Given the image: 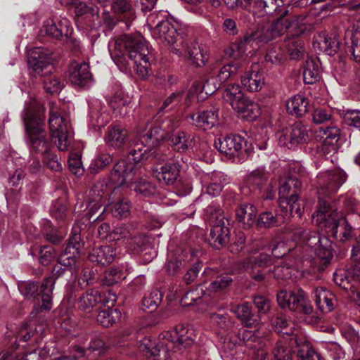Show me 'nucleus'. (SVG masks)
Segmentation results:
<instances>
[{"label": "nucleus", "instance_id": "39", "mask_svg": "<svg viewBox=\"0 0 360 360\" xmlns=\"http://www.w3.org/2000/svg\"><path fill=\"white\" fill-rule=\"evenodd\" d=\"M121 318V312L117 309L108 308L101 311L97 316L98 322L104 327L112 326Z\"/></svg>", "mask_w": 360, "mask_h": 360}, {"label": "nucleus", "instance_id": "17", "mask_svg": "<svg viewBox=\"0 0 360 360\" xmlns=\"http://www.w3.org/2000/svg\"><path fill=\"white\" fill-rule=\"evenodd\" d=\"M69 79L72 84L79 87H89L93 82L89 65L85 62H72L69 68Z\"/></svg>", "mask_w": 360, "mask_h": 360}, {"label": "nucleus", "instance_id": "51", "mask_svg": "<svg viewBox=\"0 0 360 360\" xmlns=\"http://www.w3.org/2000/svg\"><path fill=\"white\" fill-rule=\"evenodd\" d=\"M232 278L229 275H221L217 276L216 279L210 283L209 289L211 291L217 292L226 288L232 283Z\"/></svg>", "mask_w": 360, "mask_h": 360}, {"label": "nucleus", "instance_id": "48", "mask_svg": "<svg viewBox=\"0 0 360 360\" xmlns=\"http://www.w3.org/2000/svg\"><path fill=\"white\" fill-rule=\"evenodd\" d=\"M122 271L118 268H110L103 275V282L107 285H112L124 278Z\"/></svg>", "mask_w": 360, "mask_h": 360}, {"label": "nucleus", "instance_id": "43", "mask_svg": "<svg viewBox=\"0 0 360 360\" xmlns=\"http://www.w3.org/2000/svg\"><path fill=\"white\" fill-rule=\"evenodd\" d=\"M287 51L291 59L297 60L304 53V43L300 39H289L286 44Z\"/></svg>", "mask_w": 360, "mask_h": 360}, {"label": "nucleus", "instance_id": "19", "mask_svg": "<svg viewBox=\"0 0 360 360\" xmlns=\"http://www.w3.org/2000/svg\"><path fill=\"white\" fill-rule=\"evenodd\" d=\"M314 46L329 56H334L339 49V36L335 31L320 33L314 38Z\"/></svg>", "mask_w": 360, "mask_h": 360}, {"label": "nucleus", "instance_id": "27", "mask_svg": "<svg viewBox=\"0 0 360 360\" xmlns=\"http://www.w3.org/2000/svg\"><path fill=\"white\" fill-rule=\"evenodd\" d=\"M184 168L183 165L180 163L179 157L176 159L169 160L166 164L161 167L160 176L165 184L168 185L173 184L176 180L179 172Z\"/></svg>", "mask_w": 360, "mask_h": 360}, {"label": "nucleus", "instance_id": "61", "mask_svg": "<svg viewBox=\"0 0 360 360\" xmlns=\"http://www.w3.org/2000/svg\"><path fill=\"white\" fill-rule=\"evenodd\" d=\"M199 299H200V293L198 290H189L181 298V304L183 307L192 306Z\"/></svg>", "mask_w": 360, "mask_h": 360}, {"label": "nucleus", "instance_id": "49", "mask_svg": "<svg viewBox=\"0 0 360 360\" xmlns=\"http://www.w3.org/2000/svg\"><path fill=\"white\" fill-rule=\"evenodd\" d=\"M273 326L275 330L282 335H293L292 327L290 323L283 316H278L273 322Z\"/></svg>", "mask_w": 360, "mask_h": 360}, {"label": "nucleus", "instance_id": "10", "mask_svg": "<svg viewBox=\"0 0 360 360\" xmlns=\"http://www.w3.org/2000/svg\"><path fill=\"white\" fill-rule=\"evenodd\" d=\"M278 305L283 309L311 314L313 308L307 293L302 289L297 290H282L277 294Z\"/></svg>", "mask_w": 360, "mask_h": 360}, {"label": "nucleus", "instance_id": "58", "mask_svg": "<svg viewBox=\"0 0 360 360\" xmlns=\"http://www.w3.org/2000/svg\"><path fill=\"white\" fill-rule=\"evenodd\" d=\"M131 4L129 0H115L112 4V11L116 14L130 12Z\"/></svg>", "mask_w": 360, "mask_h": 360}, {"label": "nucleus", "instance_id": "20", "mask_svg": "<svg viewBox=\"0 0 360 360\" xmlns=\"http://www.w3.org/2000/svg\"><path fill=\"white\" fill-rule=\"evenodd\" d=\"M129 134L121 125H110L108 127L104 140L107 146L115 149L121 148L127 141Z\"/></svg>", "mask_w": 360, "mask_h": 360}, {"label": "nucleus", "instance_id": "40", "mask_svg": "<svg viewBox=\"0 0 360 360\" xmlns=\"http://www.w3.org/2000/svg\"><path fill=\"white\" fill-rule=\"evenodd\" d=\"M333 276L335 284L346 290H352L356 285L354 281L351 278L349 269L347 270L338 269L333 274Z\"/></svg>", "mask_w": 360, "mask_h": 360}, {"label": "nucleus", "instance_id": "36", "mask_svg": "<svg viewBox=\"0 0 360 360\" xmlns=\"http://www.w3.org/2000/svg\"><path fill=\"white\" fill-rule=\"evenodd\" d=\"M130 205L129 201L127 199H122L116 203L110 202L103 210V212L94 219V221L99 219L104 212L110 210L112 215L117 218L126 217L129 214Z\"/></svg>", "mask_w": 360, "mask_h": 360}, {"label": "nucleus", "instance_id": "26", "mask_svg": "<svg viewBox=\"0 0 360 360\" xmlns=\"http://www.w3.org/2000/svg\"><path fill=\"white\" fill-rule=\"evenodd\" d=\"M188 117L192 120L196 127L206 130L212 128L218 123V110H205L197 114H191Z\"/></svg>", "mask_w": 360, "mask_h": 360}, {"label": "nucleus", "instance_id": "25", "mask_svg": "<svg viewBox=\"0 0 360 360\" xmlns=\"http://www.w3.org/2000/svg\"><path fill=\"white\" fill-rule=\"evenodd\" d=\"M116 256L115 248L105 245L94 248L89 255V260L101 266L111 264Z\"/></svg>", "mask_w": 360, "mask_h": 360}, {"label": "nucleus", "instance_id": "57", "mask_svg": "<svg viewBox=\"0 0 360 360\" xmlns=\"http://www.w3.org/2000/svg\"><path fill=\"white\" fill-rule=\"evenodd\" d=\"M240 68L241 65L239 63H232L225 65L220 69L219 77L221 80H226L231 75L236 74Z\"/></svg>", "mask_w": 360, "mask_h": 360}, {"label": "nucleus", "instance_id": "7", "mask_svg": "<svg viewBox=\"0 0 360 360\" xmlns=\"http://www.w3.org/2000/svg\"><path fill=\"white\" fill-rule=\"evenodd\" d=\"M302 184L297 176H292L283 180L279 188V207L283 212V218L296 214L302 215V207L299 202V192Z\"/></svg>", "mask_w": 360, "mask_h": 360}, {"label": "nucleus", "instance_id": "11", "mask_svg": "<svg viewBox=\"0 0 360 360\" xmlns=\"http://www.w3.org/2000/svg\"><path fill=\"white\" fill-rule=\"evenodd\" d=\"M310 128L301 122H297L282 129L277 133L278 141L281 146L294 149L310 140Z\"/></svg>", "mask_w": 360, "mask_h": 360}, {"label": "nucleus", "instance_id": "33", "mask_svg": "<svg viewBox=\"0 0 360 360\" xmlns=\"http://www.w3.org/2000/svg\"><path fill=\"white\" fill-rule=\"evenodd\" d=\"M283 5V0H257L254 1L252 13L263 15L276 12Z\"/></svg>", "mask_w": 360, "mask_h": 360}, {"label": "nucleus", "instance_id": "22", "mask_svg": "<svg viewBox=\"0 0 360 360\" xmlns=\"http://www.w3.org/2000/svg\"><path fill=\"white\" fill-rule=\"evenodd\" d=\"M139 348L147 357H152L153 360L169 359L164 356L163 352L165 350V344L159 342V336L155 340H153L148 336L144 337L140 341Z\"/></svg>", "mask_w": 360, "mask_h": 360}, {"label": "nucleus", "instance_id": "42", "mask_svg": "<svg viewBox=\"0 0 360 360\" xmlns=\"http://www.w3.org/2000/svg\"><path fill=\"white\" fill-rule=\"evenodd\" d=\"M281 215L282 217H283V212ZM289 217H287V219ZM283 220H285L284 218H283L282 220H280L279 215L274 216L271 212H264L259 215L256 223L258 227L270 228L278 225V224L282 222Z\"/></svg>", "mask_w": 360, "mask_h": 360}, {"label": "nucleus", "instance_id": "13", "mask_svg": "<svg viewBox=\"0 0 360 360\" xmlns=\"http://www.w3.org/2000/svg\"><path fill=\"white\" fill-rule=\"evenodd\" d=\"M154 39L167 46L174 53H180L179 46L182 44L176 28L168 20H162L157 24L152 31Z\"/></svg>", "mask_w": 360, "mask_h": 360}, {"label": "nucleus", "instance_id": "52", "mask_svg": "<svg viewBox=\"0 0 360 360\" xmlns=\"http://www.w3.org/2000/svg\"><path fill=\"white\" fill-rule=\"evenodd\" d=\"M160 302L158 292L146 296L142 300V309L152 312L155 311Z\"/></svg>", "mask_w": 360, "mask_h": 360}, {"label": "nucleus", "instance_id": "18", "mask_svg": "<svg viewBox=\"0 0 360 360\" xmlns=\"http://www.w3.org/2000/svg\"><path fill=\"white\" fill-rule=\"evenodd\" d=\"M245 140L238 135H231L219 139L214 142L215 147L229 158L237 155L242 150Z\"/></svg>", "mask_w": 360, "mask_h": 360}, {"label": "nucleus", "instance_id": "45", "mask_svg": "<svg viewBox=\"0 0 360 360\" xmlns=\"http://www.w3.org/2000/svg\"><path fill=\"white\" fill-rule=\"evenodd\" d=\"M271 264L270 256L265 253H262L259 256L250 257L245 263L244 267L248 270L250 268L253 269L257 266H266Z\"/></svg>", "mask_w": 360, "mask_h": 360}, {"label": "nucleus", "instance_id": "37", "mask_svg": "<svg viewBox=\"0 0 360 360\" xmlns=\"http://www.w3.org/2000/svg\"><path fill=\"white\" fill-rule=\"evenodd\" d=\"M101 301L98 291L91 289L83 293L78 302V307L83 311H89Z\"/></svg>", "mask_w": 360, "mask_h": 360}, {"label": "nucleus", "instance_id": "44", "mask_svg": "<svg viewBox=\"0 0 360 360\" xmlns=\"http://www.w3.org/2000/svg\"><path fill=\"white\" fill-rule=\"evenodd\" d=\"M268 179V174L263 168H257L250 172L246 179V184L250 186H259L264 184Z\"/></svg>", "mask_w": 360, "mask_h": 360}, {"label": "nucleus", "instance_id": "38", "mask_svg": "<svg viewBox=\"0 0 360 360\" xmlns=\"http://www.w3.org/2000/svg\"><path fill=\"white\" fill-rule=\"evenodd\" d=\"M257 216V210L251 204L242 205L236 210V217L239 221L246 223L251 226L255 221Z\"/></svg>", "mask_w": 360, "mask_h": 360}, {"label": "nucleus", "instance_id": "56", "mask_svg": "<svg viewBox=\"0 0 360 360\" xmlns=\"http://www.w3.org/2000/svg\"><path fill=\"white\" fill-rule=\"evenodd\" d=\"M342 335L352 346H356L360 341L359 333L351 326L342 328Z\"/></svg>", "mask_w": 360, "mask_h": 360}, {"label": "nucleus", "instance_id": "47", "mask_svg": "<svg viewBox=\"0 0 360 360\" xmlns=\"http://www.w3.org/2000/svg\"><path fill=\"white\" fill-rule=\"evenodd\" d=\"M113 157L109 153L99 154L91 162L90 169L93 172H98L112 163Z\"/></svg>", "mask_w": 360, "mask_h": 360}, {"label": "nucleus", "instance_id": "32", "mask_svg": "<svg viewBox=\"0 0 360 360\" xmlns=\"http://www.w3.org/2000/svg\"><path fill=\"white\" fill-rule=\"evenodd\" d=\"M320 79L319 62L308 58L303 66V79L305 84H315Z\"/></svg>", "mask_w": 360, "mask_h": 360}, {"label": "nucleus", "instance_id": "62", "mask_svg": "<svg viewBox=\"0 0 360 360\" xmlns=\"http://www.w3.org/2000/svg\"><path fill=\"white\" fill-rule=\"evenodd\" d=\"M254 304L259 313L266 314L271 308L270 300L263 296H256L254 298Z\"/></svg>", "mask_w": 360, "mask_h": 360}, {"label": "nucleus", "instance_id": "54", "mask_svg": "<svg viewBox=\"0 0 360 360\" xmlns=\"http://www.w3.org/2000/svg\"><path fill=\"white\" fill-rule=\"evenodd\" d=\"M299 360H325L314 349L308 345L303 346L297 354Z\"/></svg>", "mask_w": 360, "mask_h": 360}, {"label": "nucleus", "instance_id": "50", "mask_svg": "<svg viewBox=\"0 0 360 360\" xmlns=\"http://www.w3.org/2000/svg\"><path fill=\"white\" fill-rule=\"evenodd\" d=\"M266 60L272 64H281L285 60V56L280 46L270 48L266 53Z\"/></svg>", "mask_w": 360, "mask_h": 360}, {"label": "nucleus", "instance_id": "53", "mask_svg": "<svg viewBox=\"0 0 360 360\" xmlns=\"http://www.w3.org/2000/svg\"><path fill=\"white\" fill-rule=\"evenodd\" d=\"M58 135V136H52L56 145L60 150H66L72 139L70 131H60Z\"/></svg>", "mask_w": 360, "mask_h": 360}, {"label": "nucleus", "instance_id": "35", "mask_svg": "<svg viewBox=\"0 0 360 360\" xmlns=\"http://www.w3.org/2000/svg\"><path fill=\"white\" fill-rule=\"evenodd\" d=\"M54 281L52 278H46L40 286L39 295L41 297V304L39 307L41 311L50 310L52 307L51 294Z\"/></svg>", "mask_w": 360, "mask_h": 360}, {"label": "nucleus", "instance_id": "15", "mask_svg": "<svg viewBox=\"0 0 360 360\" xmlns=\"http://www.w3.org/2000/svg\"><path fill=\"white\" fill-rule=\"evenodd\" d=\"M28 67L41 76L51 73L53 69L52 52L44 48L32 49L28 56Z\"/></svg>", "mask_w": 360, "mask_h": 360}, {"label": "nucleus", "instance_id": "16", "mask_svg": "<svg viewBox=\"0 0 360 360\" xmlns=\"http://www.w3.org/2000/svg\"><path fill=\"white\" fill-rule=\"evenodd\" d=\"M304 19L302 16L294 17L292 20L285 16L280 17L271 25V37H276L286 32L288 35L299 36L306 30Z\"/></svg>", "mask_w": 360, "mask_h": 360}, {"label": "nucleus", "instance_id": "55", "mask_svg": "<svg viewBox=\"0 0 360 360\" xmlns=\"http://www.w3.org/2000/svg\"><path fill=\"white\" fill-rule=\"evenodd\" d=\"M69 167L72 173L80 176L84 172V168L81 160V155L78 153H71L69 158Z\"/></svg>", "mask_w": 360, "mask_h": 360}, {"label": "nucleus", "instance_id": "24", "mask_svg": "<svg viewBox=\"0 0 360 360\" xmlns=\"http://www.w3.org/2000/svg\"><path fill=\"white\" fill-rule=\"evenodd\" d=\"M79 236L75 234L67 245V247L60 257L59 264L65 267H70L75 264L76 258L79 255L81 248L80 243L78 242Z\"/></svg>", "mask_w": 360, "mask_h": 360}, {"label": "nucleus", "instance_id": "34", "mask_svg": "<svg viewBox=\"0 0 360 360\" xmlns=\"http://www.w3.org/2000/svg\"><path fill=\"white\" fill-rule=\"evenodd\" d=\"M49 128L52 136H58V133L70 131V125L67 118L61 117L56 111H50Z\"/></svg>", "mask_w": 360, "mask_h": 360}, {"label": "nucleus", "instance_id": "29", "mask_svg": "<svg viewBox=\"0 0 360 360\" xmlns=\"http://www.w3.org/2000/svg\"><path fill=\"white\" fill-rule=\"evenodd\" d=\"M309 101L302 94H297L291 97L287 102V110L292 115L301 117L309 110Z\"/></svg>", "mask_w": 360, "mask_h": 360}, {"label": "nucleus", "instance_id": "41", "mask_svg": "<svg viewBox=\"0 0 360 360\" xmlns=\"http://www.w3.org/2000/svg\"><path fill=\"white\" fill-rule=\"evenodd\" d=\"M264 81L261 75L257 73H246L241 77V87L245 90H258L263 86Z\"/></svg>", "mask_w": 360, "mask_h": 360}, {"label": "nucleus", "instance_id": "23", "mask_svg": "<svg viewBox=\"0 0 360 360\" xmlns=\"http://www.w3.org/2000/svg\"><path fill=\"white\" fill-rule=\"evenodd\" d=\"M314 301L318 308L328 313L333 310L336 299L334 294L324 287H317L313 290Z\"/></svg>", "mask_w": 360, "mask_h": 360}, {"label": "nucleus", "instance_id": "2", "mask_svg": "<svg viewBox=\"0 0 360 360\" xmlns=\"http://www.w3.org/2000/svg\"><path fill=\"white\" fill-rule=\"evenodd\" d=\"M142 150L141 147H137V150H131L125 159L120 160L114 165L110 181L117 186L115 188L112 195H115L119 191V187L124 185L128 187L134 186V191L144 197L155 193V187L146 180L141 179L134 184L136 172L141 166V161L148 158Z\"/></svg>", "mask_w": 360, "mask_h": 360}, {"label": "nucleus", "instance_id": "9", "mask_svg": "<svg viewBox=\"0 0 360 360\" xmlns=\"http://www.w3.org/2000/svg\"><path fill=\"white\" fill-rule=\"evenodd\" d=\"M205 213L211 227L209 243L214 248L219 249L229 240L228 221L225 220L221 209L216 205H209L205 210Z\"/></svg>", "mask_w": 360, "mask_h": 360}, {"label": "nucleus", "instance_id": "31", "mask_svg": "<svg viewBox=\"0 0 360 360\" xmlns=\"http://www.w3.org/2000/svg\"><path fill=\"white\" fill-rule=\"evenodd\" d=\"M187 53L192 63L196 67L205 65L208 60L205 47L196 42L191 43L188 46Z\"/></svg>", "mask_w": 360, "mask_h": 360}, {"label": "nucleus", "instance_id": "6", "mask_svg": "<svg viewBox=\"0 0 360 360\" xmlns=\"http://www.w3.org/2000/svg\"><path fill=\"white\" fill-rule=\"evenodd\" d=\"M235 313L238 319L241 320L243 324L246 328H243L239 332V338L249 347L253 349L250 342H255L256 340L266 337L269 330L262 323H259L255 315L252 313L251 305L245 302L238 305L236 307Z\"/></svg>", "mask_w": 360, "mask_h": 360}, {"label": "nucleus", "instance_id": "12", "mask_svg": "<svg viewBox=\"0 0 360 360\" xmlns=\"http://www.w3.org/2000/svg\"><path fill=\"white\" fill-rule=\"evenodd\" d=\"M223 98L242 119L253 121L260 115L259 105L245 97L243 91H225Z\"/></svg>", "mask_w": 360, "mask_h": 360}, {"label": "nucleus", "instance_id": "1", "mask_svg": "<svg viewBox=\"0 0 360 360\" xmlns=\"http://www.w3.org/2000/svg\"><path fill=\"white\" fill-rule=\"evenodd\" d=\"M346 179V174L340 169L326 171L318 176L319 207L312 215V222L315 225L342 242L352 238V228L343 214L332 210L329 202L324 198L336 193Z\"/></svg>", "mask_w": 360, "mask_h": 360}, {"label": "nucleus", "instance_id": "46", "mask_svg": "<svg viewBox=\"0 0 360 360\" xmlns=\"http://www.w3.org/2000/svg\"><path fill=\"white\" fill-rule=\"evenodd\" d=\"M217 78L212 77L206 81L202 79H193L191 80V90H219V86H217Z\"/></svg>", "mask_w": 360, "mask_h": 360}, {"label": "nucleus", "instance_id": "8", "mask_svg": "<svg viewBox=\"0 0 360 360\" xmlns=\"http://www.w3.org/2000/svg\"><path fill=\"white\" fill-rule=\"evenodd\" d=\"M195 333L189 326L178 325L173 331H165L159 335V342L165 344L164 356L172 358L173 354L191 346Z\"/></svg>", "mask_w": 360, "mask_h": 360}, {"label": "nucleus", "instance_id": "63", "mask_svg": "<svg viewBox=\"0 0 360 360\" xmlns=\"http://www.w3.org/2000/svg\"><path fill=\"white\" fill-rule=\"evenodd\" d=\"M108 103L113 110H117L122 106H124L127 101L124 98V92L116 91L115 94L110 98Z\"/></svg>", "mask_w": 360, "mask_h": 360}, {"label": "nucleus", "instance_id": "5", "mask_svg": "<svg viewBox=\"0 0 360 360\" xmlns=\"http://www.w3.org/2000/svg\"><path fill=\"white\" fill-rule=\"evenodd\" d=\"M115 48L120 51L117 53L118 62L121 63L122 59L125 60L127 57V65H133L140 77L145 78L148 75L150 67L148 58L149 50L145 40L141 37L117 39Z\"/></svg>", "mask_w": 360, "mask_h": 360}, {"label": "nucleus", "instance_id": "14", "mask_svg": "<svg viewBox=\"0 0 360 360\" xmlns=\"http://www.w3.org/2000/svg\"><path fill=\"white\" fill-rule=\"evenodd\" d=\"M296 234H301L297 240L307 241L305 250H311L313 245H315L314 252L318 259L326 264L330 262L333 257L332 243L327 237H316V236L309 237V234L304 233L300 229L296 232Z\"/></svg>", "mask_w": 360, "mask_h": 360}, {"label": "nucleus", "instance_id": "3", "mask_svg": "<svg viewBox=\"0 0 360 360\" xmlns=\"http://www.w3.org/2000/svg\"><path fill=\"white\" fill-rule=\"evenodd\" d=\"M179 126H167V131L165 134L160 127H153L148 131L139 129L135 146L139 145L146 148L143 152L156 148L161 141L167 139L173 149L179 153H185L192 148L194 145V139L191 134H186L184 131L177 129Z\"/></svg>", "mask_w": 360, "mask_h": 360}, {"label": "nucleus", "instance_id": "30", "mask_svg": "<svg viewBox=\"0 0 360 360\" xmlns=\"http://www.w3.org/2000/svg\"><path fill=\"white\" fill-rule=\"evenodd\" d=\"M69 21L64 18L56 25L53 20L49 19L44 22V30L46 34L59 39L63 35L69 34Z\"/></svg>", "mask_w": 360, "mask_h": 360}, {"label": "nucleus", "instance_id": "4", "mask_svg": "<svg viewBox=\"0 0 360 360\" xmlns=\"http://www.w3.org/2000/svg\"><path fill=\"white\" fill-rule=\"evenodd\" d=\"M44 107L37 101L25 103L22 115L30 147L38 153L49 152V143L44 129Z\"/></svg>", "mask_w": 360, "mask_h": 360}, {"label": "nucleus", "instance_id": "21", "mask_svg": "<svg viewBox=\"0 0 360 360\" xmlns=\"http://www.w3.org/2000/svg\"><path fill=\"white\" fill-rule=\"evenodd\" d=\"M340 134V129L335 126L321 127L316 131V139L322 142L321 150L323 153L328 149L329 151L335 150V143L338 141Z\"/></svg>", "mask_w": 360, "mask_h": 360}, {"label": "nucleus", "instance_id": "59", "mask_svg": "<svg viewBox=\"0 0 360 360\" xmlns=\"http://www.w3.org/2000/svg\"><path fill=\"white\" fill-rule=\"evenodd\" d=\"M53 257V248L51 246H44L40 249L39 262L42 265L49 264Z\"/></svg>", "mask_w": 360, "mask_h": 360}, {"label": "nucleus", "instance_id": "60", "mask_svg": "<svg viewBox=\"0 0 360 360\" xmlns=\"http://www.w3.org/2000/svg\"><path fill=\"white\" fill-rule=\"evenodd\" d=\"M20 290L27 298L35 297L39 295V285L36 282H28L21 285Z\"/></svg>", "mask_w": 360, "mask_h": 360}, {"label": "nucleus", "instance_id": "64", "mask_svg": "<svg viewBox=\"0 0 360 360\" xmlns=\"http://www.w3.org/2000/svg\"><path fill=\"white\" fill-rule=\"evenodd\" d=\"M331 117V114L322 108H317L313 112V121L316 124H322L330 120Z\"/></svg>", "mask_w": 360, "mask_h": 360}, {"label": "nucleus", "instance_id": "28", "mask_svg": "<svg viewBox=\"0 0 360 360\" xmlns=\"http://www.w3.org/2000/svg\"><path fill=\"white\" fill-rule=\"evenodd\" d=\"M208 182L206 186V193L212 196L219 195L225 185L228 184V176L221 172H214L207 176Z\"/></svg>", "mask_w": 360, "mask_h": 360}]
</instances>
